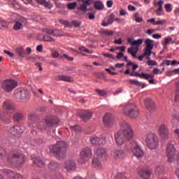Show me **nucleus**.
<instances>
[{"label":"nucleus","instance_id":"1","mask_svg":"<svg viewBox=\"0 0 179 179\" xmlns=\"http://www.w3.org/2000/svg\"><path fill=\"white\" fill-rule=\"evenodd\" d=\"M59 122V119L57 117L45 116L42 120L38 119L34 113H30L28 116V124L30 127L38 128L41 131L45 129V126L49 128L51 127H57V124Z\"/></svg>","mask_w":179,"mask_h":179},{"label":"nucleus","instance_id":"59","mask_svg":"<svg viewBox=\"0 0 179 179\" xmlns=\"http://www.w3.org/2000/svg\"><path fill=\"white\" fill-rule=\"evenodd\" d=\"M103 57H106L107 58H110V59H115V57L110 53H103Z\"/></svg>","mask_w":179,"mask_h":179},{"label":"nucleus","instance_id":"18","mask_svg":"<svg viewBox=\"0 0 179 179\" xmlns=\"http://www.w3.org/2000/svg\"><path fill=\"white\" fill-rule=\"evenodd\" d=\"M65 169L69 173L76 170V163L72 159H69L65 162Z\"/></svg>","mask_w":179,"mask_h":179},{"label":"nucleus","instance_id":"54","mask_svg":"<svg viewBox=\"0 0 179 179\" xmlns=\"http://www.w3.org/2000/svg\"><path fill=\"white\" fill-rule=\"evenodd\" d=\"M44 6L48 9H51L52 8V3H51L50 1H45L44 3Z\"/></svg>","mask_w":179,"mask_h":179},{"label":"nucleus","instance_id":"37","mask_svg":"<svg viewBox=\"0 0 179 179\" xmlns=\"http://www.w3.org/2000/svg\"><path fill=\"white\" fill-rule=\"evenodd\" d=\"M16 52L19 57H24L26 55V52H24V50L22 47L17 48L16 49Z\"/></svg>","mask_w":179,"mask_h":179},{"label":"nucleus","instance_id":"35","mask_svg":"<svg viewBox=\"0 0 179 179\" xmlns=\"http://www.w3.org/2000/svg\"><path fill=\"white\" fill-rule=\"evenodd\" d=\"M92 166H94L95 169H101V162L99 159L94 158L92 160Z\"/></svg>","mask_w":179,"mask_h":179},{"label":"nucleus","instance_id":"45","mask_svg":"<svg viewBox=\"0 0 179 179\" xmlns=\"http://www.w3.org/2000/svg\"><path fill=\"white\" fill-rule=\"evenodd\" d=\"M129 83H131V85H134L135 86H141L142 83L135 80H129Z\"/></svg>","mask_w":179,"mask_h":179},{"label":"nucleus","instance_id":"14","mask_svg":"<svg viewBox=\"0 0 179 179\" xmlns=\"http://www.w3.org/2000/svg\"><path fill=\"white\" fill-rule=\"evenodd\" d=\"M6 131L14 136L23 133V129L20 126H13L11 124L6 127Z\"/></svg>","mask_w":179,"mask_h":179},{"label":"nucleus","instance_id":"63","mask_svg":"<svg viewBox=\"0 0 179 179\" xmlns=\"http://www.w3.org/2000/svg\"><path fill=\"white\" fill-rule=\"evenodd\" d=\"M96 93H98L99 96H106V92L101 90H96Z\"/></svg>","mask_w":179,"mask_h":179},{"label":"nucleus","instance_id":"4","mask_svg":"<svg viewBox=\"0 0 179 179\" xmlns=\"http://www.w3.org/2000/svg\"><path fill=\"white\" fill-rule=\"evenodd\" d=\"M7 162L10 164H18V166H20V164H23L24 163V155L20 153L19 152H15L13 151L10 155L7 157Z\"/></svg>","mask_w":179,"mask_h":179},{"label":"nucleus","instance_id":"58","mask_svg":"<svg viewBox=\"0 0 179 179\" xmlns=\"http://www.w3.org/2000/svg\"><path fill=\"white\" fill-rule=\"evenodd\" d=\"M163 0H159L158 1V3H157V6H158V9H163V3H164Z\"/></svg>","mask_w":179,"mask_h":179},{"label":"nucleus","instance_id":"2","mask_svg":"<svg viewBox=\"0 0 179 179\" xmlns=\"http://www.w3.org/2000/svg\"><path fill=\"white\" fill-rule=\"evenodd\" d=\"M134 138V131L129 123L124 120L120 122V130L115 134L116 143L119 146L124 145L127 141H131Z\"/></svg>","mask_w":179,"mask_h":179},{"label":"nucleus","instance_id":"23","mask_svg":"<svg viewBox=\"0 0 179 179\" xmlns=\"http://www.w3.org/2000/svg\"><path fill=\"white\" fill-rule=\"evenodd\" d=\"M127 43L128 44H131L132 47L136 46L138 48L139 45H142V43H143V39L140 38L136 41H134V39L129 38L127 39Z\"/></svg>","mask_w":179,"mask_h":179},{"label":"nucleus","instance_id":"28","mask_svg":"<svg viewBox=\"0 0 179 179\" xmlns=\"http://www.w3.org/2000/svg\"><path fill=\"white\" fill-rule=\"evenodd\" d=\"M95 154L99 157H106L107 152L104 148H98L95 150Z\"/></svg>","mask_w":179,"mask_h":179},{"label":"nucleus","instance_id":"20","mask_svg":"<svg viewBox=\"0 0 179 179\" xmlns=\"http://www.w3.org/2000/svg\"><path fill=\"white\" fill-rule=\"evenodd\" d=\"M79 116L83 121H89L92 118V113L89 110H83L79 113Z\"/></svg>","mask_w":179,"mask_h":179},{"label":"nucleus","instance_id":"40","mask_svg":"<svg viewBox=\"0 0 179 179\" xmlns=\"http://www.w3.org/2000/svg\"><path fill=\"white\" fill-rule=\"evenodd\" d=\"M22 27H23V24L20 21L15 22L14 24V30H20Z\"/></svg>","mask_w":179,"mask_h":179},{"label":"nucleus","instance_id":"10","mask_svg":"<svg viewBox=\"0 0 179 179\" xmlns=\"http://www.w3.org/2000/svg\"><path fill=\"white\" fill-rule=\"evenodd\" d=\"M158 132L164 141H167V139H169L170 134L169 132V127H167V125L164 124H160L158 128Z\"/></svg>","mask_w":179,"mask_h":179},{"label":"nucleus","instance_id":"3","mask_svg":"<svg viewBox=\"0 0 179 179\" xmlns=\"http://www.w3.org/2000/svg\"><path fill=\"white\" fill-rule=\"evenodd\" d=\"M66 142L59 141L57 143L50 146V150L52 153H55L59 160H62L66 157Z\"/></svg>","mask_w":179,"mask_h":179},{"label":"nucleus","instance_id":"53","mask_svg":"<svg viewBox=\"0 0 179 179\" xmlns=\"http://www.w3.org/2000/svg\"><path fill=\"white\" fill-rule=\"evenodd\" d=\"M79 50L80 51H83L84 52H87V54H91V52H92L89 49H87V48H86L85 47H83V46L80 47Z\"/></svg>","mask_w":179,"mask_h":179},{"label":"nucleus","instance_id":"26","mask_svg":"<svg viewBox=\"0 0 179 179\" xmlns=\"http://www.w3.org/2000/svg\"><path fill=\"white\" fill-rule=\"evenodd\" d=\"M114 20H115V15L114 14L112 13L109 15L107 22H106L105 21L102 22L101 26H103V27H107L108 24H113V23H114Z\"/></svg>","mask_w":179,"mask_h":179},{"label":"nucleus","instance_id":"12","mask_svg":"<svg viewBox=\"0 0 179 179\" xmlns=\"http://www.w3.org/2000/svg\"><path fill=\"white\" fill-rule=\"evenodd\" d=\"M138 174L141 178L149 179L152 176V169L149 166L142 168L138 171Z\"/></svg>","mask_w":179,"mask_h":179},{"label":"nucleus","instance_id":"9","mask_svg":"<svg viewBox=\"0 0 179 179\" xmlns=\"http://www.w3.org/2000/svg\"><path fill=\"white\" fill-rule=\"evenodd\" d=\"M92 150L90 148L83 149L80 153V163H85V162H87L90 157H92Z\"/></svg>","mask_w":179,"mask_h":179},{"label":"nucleus","instance_id":"41","mask_svg":"<svg viewBox=\"0 0 179 179\" xmlns=\"http://www.w3.org/2000/svg\"><path fill=\"white\" fill-rule=\"evenodd\" d=\"M6 157V152L3 148H0V159L1 160H4Z\"/></svg>","mask_w":179,"mask_h":179},{"label":"nucleus","instance_id":"52","mask_svg":"<svg viewBox=\"0 0 179 179\" xmlns=\"http://www.w3.org/2000/svg\"><path fill=\"white\" fill-rule=\"evenodd\" d=\"M103 34H106V36H114V32L111 30L106 29L103 31Z\"/></svg>","mask_w":179,"mask_h":179},{"label":"nucleus","instance_id":"7","mask_svg":"<svg viewBox=\"0 0 179 179\" xmlns=\"http://www.w3.org/2000/svg\"><path fill=\"white\" fill-rule=\"evenodd\" d=\"M17 87V82L14 80H6L1 84V87L7 93H10Z\"/></svg>","mask_w":179,"mask_h":179},{"label":"nucleus","instance_id":"38","mask_svg":"<svg viewBox=\"0 0 179 179\" xmlns=\"http://www.w3.org/2000/svg\"><path fill=\"white\" fill-rule=\"evenodd\" d=\"M43 41H46L48 43H54L55 40L50 36V35H44Z\"/></svg>","mask_w":179,"mask_h":179},{"label":"nucleus","instance_id":"19","mask_svg":"<svg viewBox=\"0 0 179 179\" xmlns=\"http://www.w3.org/2000/svg\"><path fill=\"white\" fill-rule=\"evenodd\" d=\"M42 31L46 34H49L50 36H55L56 37L61 36V31L58 29H50L45 28L42 29Z\"/></svg>","mask_w":179,"mask_h":179},{"label":"nucleus","instance_id":"13","mask_svg":"<svg viewBox=\"0 0 179 179\" xmlns=\"http://www.w3.org/2000/svg\"><path fill=\"white\" fill-rule=\"evenodd\" d=\"M166 156L168 157V162H173L176 156V148L171 143L168 144L166 147Z\"/></svg>","mask_w":179,"mask_h":179},{"label":"nucleus","instance_id":"56","mask_svg":"<svg viewBox=\"0 0 179 179\" xmlns=\"http://www.w3.org/2000/svg\"><path fill=\"white\" fill-rule=\"evenodd\" d=\"M52 57L53 58H58L59 57V53L57 50H54L52 52Z\"/></svg>","mask_w":179,"mask_h":179},{"label":"nucleus","instance_id":"5","mask_svg":"<svg viewBox=\"0 0 179 179\" xmlns=\"http://www.w3.org/2000/svg\"><path fill=\"white\" fill-rule=\"evenodd\" d=\"M123 113L129 118H136L139 115V110L134 103H129L124 106Z\"/></svg>","mask_w":179,"mask_h":179},{"label":"nucleus","instance_id":"57","mask_svg":"<svg viewBox=\"0 0 179 179\" xmlns=\"http://www.w3.org/2000/svg\"><path fill=\"white\" fill-rule=\"evenodd\" d=\"M82 23L80 22H78L76 20H73L72 21V25L74 26L75 27H79Z\"/></svg>","mask_w":179,"mask_h":179},{"label":"nucleus","instance_id":"34","mask_svg":"<svg viewBox=\"0 0 179 179\" xmlns=\"http://www.w3.org/2000/svg\"><path fill=\"white\" fill-rule=\"evenodd\" d=\"M59 80L64 82H73V78L69 76H59Z\"/></svg>","mask_w":179,"mask_h":179},{"label":"nucleus","instance_id":"46","mask_svg":"<svg viewBox=\"0 0 179 179\" xmlns=\"http://www.w3.org/2000/svg\"><path fill=\"white\" fill-rule=\"evenodd\" d=\"M164 167L162 165H158L155 169L156 173L160 174L162 171H164Z\"/></svg>","mask_w":179,"mask_h":179},{"label":"nucleus","instance_id":"61","mask_svg":"<svg viewBox=\"0 0 179 179\" xmlns=\"http://www.w3.org/2000/svg\"><path fill=\"white\" fill-rule=\"evenodd\" d=\"M62 58H65V59H67L68 61H73V57H70L68 56V55H66V54H63Z\"/></svg>","mask_w":179,"mask_h":179},{"label":"nucleus","instance_id":"43","mask_svg":"<svg viewBox=\"0 0 179 179\" xmlns=\"http://www.w3.org/2000/svg\"><path fill=\"white\" fill-rule=\"evenodd\" d=\"M90 20H94L96 19V13L94 12H90L87 13Z\"/></svg>","mask_w":179,"mask_h":179},{"label":"nucleus","instance_id":"48","mask_svg":"<svg viewBox=\"0 0 179 179\" xmlns=\"http://www.w3.org/2000/svg\"><path fill=\"white\" fill-rule=\"evenodd\" d=\"M68 9L73 10L76 8V2L69 3L67 4Z\"/></svg>","mask_w":179,"mask_h":179},{"label":"nucleus","instance_id":"51","mask_svg":"<svg viewBox=\"0 0 179 179\" xmlns=\"http://www.w3.org/2000/svg\"><path fill=\"white\" fill-rule=\"evenodd\" d=\"M147 64L149 66H156L157 65V62L155 60H148Z\"/></svg>","mask_w":179,"mask_h":179},{"label":"nucleus","instance_id":"44","mask_svg":"<svg viewBox=\"0 0 179 179\" xmlns=\"http://www.w3.org/2000/svg\"><path fill=\"white\" fill-rule=\"evenodd\" d=\"M179 100V83H176V95L175 96V101H178Z\"/></svg>","mask_w":179,"mask_h":179},{"label":"nucleus","instance_id":"30","mask_svg":"<svg viewBox=\"0 0 179 179\" xmlns=\"http://www.w3.org/2000/svg\"><path fill=\"white\" fill-rule=\"evenodd\" d=\"M10 112H0V118L2 121H8L10 118Z\"/></svg>","mask_w":179,"mask_h":179},{"label":"nucleus","instance_id":"24","mask_svg":"<svg viewBox=\"0 0 179 179\" xmlns=\"http://www.w3.org/2000/svg\"><path fill=\"white\" fill-rule=\"evenodd\" d=\"M103 124L106 127H110L113 124V115L111 113H107L103 117Z\"/></svg>","mask_w":179,"mask_h":179},{"label":"nucleus","instance_id":"39","mask_svg":"<svg viewBox=\"0 0 179 179\" xmlns=\"http://www.w3.org/2000/svg\"><path fill=\"white\" fill-rule=\"evenodd\" d=\"M8 22L2 19H0V29H7Z\"/></svg>","mask_w":179,"mask_h":179},{"label":"nucleus","instance_id":"32","mask_svg":"<svg viewBox=\"0 0 179 179\" xmlns=\"http://www.w3.org/2000/svg\"><path fill=\"white\" fill-rule=\"evenodd\" d=\"M33 161L34 164H36V166H38V167H44V162H43V160L41 159V158L40 157H35L33 158Z\"/></svg>","mask_w":179,"mask_h":179},{"label":"nucleus","instance_id":"50","mask_svg":"<svg viewBox=\"0 0 179 179\" xmlns=\"http://www.w3.org/2000/svg\"><path fill=\"white\" fill-rule=\"evenodd\" d=\"M155 13L157 14V16H162L164 15V10H163V8L162 9L157 8L155 10Z\"/></svg>","mask_w":179,"mask_h":179},{"label":"nucleus","instance_id":"27","mask_svg":"<svg viewBox=\"0 0 179 179\" xmlns=\"http://www.w3.org/2000/svg\"><path fill=\"white\" fill-rule=\"evenodd\" d=\"M138 51H139V48L138 47H131L127 49V52L131 54L133 58H136V54H138Z\"/></svg>","mask_w":179,"mask_h":179},{"label":"nucleus","instance_id":"8","mask_svg":"<svg viewBox=\"0 0 179 179\" xmlns=\"http://www.w3.org/2000/svg\"><path fill=\"white\" fill-rule=\"evenodd\" d=\"M91 145L93 146H101L107 142V138L104 135H101L100 136H92L90 138Z\"/></svg>","mask_w":179,"mask_h":179},{"label":"nucleus","instance_id":"64","mask_svg":"<svg viewBox=\"0 0 179 179\" xmlns=\"http://www.w3.org/2000/svg\"><path fill=\"white\" fill-rule=\"evenodd\" d=\"M113 0H108L106 1V6L107 8H112L113 7Z\"/></svg>","mask_w":179,"mask_h":179},{"label":"nucleus","instance_id":"55","mask_svg":"<svg viewBox=\"0 0 179 179\" xmlns=\"http://www.w3.org/2000/svg\"><path fill=\"white\" fill-rule=\"evenodd\" d=\"M166 23V20H159L155 22V24L162 26Z\"/></svg>","mask_w":179,"mask_h":179},{"label":"nucleus","instance_id":"6","mask_svg":"<svg viewBox=\"0 0 179 179\" xmlns=\"http://www.w3.org/2000/svg\"><path fill=\"white\" fill-rule=\"evenodd\" d=\"M145 143L149 149H156L159 146V138L153 133L148 134L145 138Z\"/></svg>","mask_w":179,"mask_h":179},{"label":"nucleus","instance_id":"36","mask_svg":"<svg viewBox=\"0 0 179 179\" xmlns=\"http://www.w3.org/2000/svg\"><path fill=\"white\" fill-rule=\"evenodd\" d=\"M173 44V38L171 36H167L164 38V48H167L169 44Z\"/></svg>","mask_w":179,"mask_h":179},{"label":"nucleus","instance_id":"22","mask_svg":"<svg viewBox=\"0 0 179 179\" xmlns=\"http://www.w3.org/2000/svg\"><path fill=\"white\" fill-rule=\"evenodd\" d=\"M171 122L173 127H179V116L177 111H173L172 113V119Z\"/></svg>","mask_w":179,"mask_h":179},{"label":"nucleus","instance_id":"15","mask_svg":"<svg viewBox=\"0 0 179 179\" xmlns=\"http://www.w3.org/2000/svg\"><path fill=\"white\" fill-rule=\"evenodd\" d=\"M3 110H6L8 113H15L16 111V106L10 101L6 100L2 103Z\"/></svg>","mask_w":179,"mask_h":179},{"label":"nucleus","instance_id":"17","mask_svg":"<svg viewBox=\"0 0 179 179\" xmlns=\"http://www.w3.org/2000/svg\"><path fill=\"white\" fill-rule=\"evenodd\" d=\"M131 152L136 157H138V159H141V157H143V150L141 149V147L136 144V143H134L133 144V147L131 148Z\"/></svg>","mask_w":179,"mask_h":179},{"label":"nucleus","instance_id":"21","mask_svg":"<svg viewBox=\"0 0 179 179\" xmlns=\"http://www.w3.org/2000/svg\"><path fill=\"white\" fill-rule=\"evenodd\" d=\"M112 156L115 159H124L125 157V152L122 150L117 149L112 152Z\"/></svg>","mask_w":179,"mask_h":179},{"label":"nucleus","instance_id":"31","mask_svg":"<svg viewBox=\"0 0 179 179\" xmlns=\"http://www.w3.org/2000/svg\"><path fill=\"white\" fill-rule=\"evenodd\" d=\"M145 48H148V49H150V50H153V47H154V44H155V41L152 39H149V38H147L145 41Z\"/></svg>","mask_w":179,"mask_h":179},{"label":"nucleus","instance_id":"42","mask_svg":"<svg viewBox=\"0 0 179 179\" xmlns=\"http://www.w3.org/2000/svg\"><path fill=\"white\" fill-rule=\"evenodd\" d=\"M48 166L51 170H57V169H58V164L56 162H50Z\"/></svg>","mask_w":179,"mask_h":179},{"label":"nucleus","instance_id":"25","mask_svg":"<svg viewBox=\"0 0 179 179\" xmlns=\"http://www.w3.org/2000/svg\"><path fill=\"white\" fill-rule=\"evenodd\" d=\"M5 174H8L14 179H23V176L19 173H14L12 171L4 169Z\"/></svg>","mask_w":179,"mask_h":179},{"label":"nucleus","instance_id":"16","mask_svg":"<svg viewBox=\"0 0 179 179\" xmlns=\"http://www.w3.org/2000/svg\"><path fill=\"white\" fill-rule=\"evenodd\" d=\"M144 104L146 109L150 113H154V111H156V103H155V101L150 98H147L144 100Z\"/></svg>","mask_w":179,"mask_h":179},{"label":"nucleus","instance_id":"49","mask_svg":"<svg viewBox=\"0 0 179 179\" xmlns=\"http://www.w3.org/2000/svg\"><path fill=\"white\" fill-rule=\"evenodd\" d=\"M165 10L168 13L172 12L173 8H171V5L170 3H166L164 6Z\"/></svg>","mask_w":179,"mask_h":179},{"label":"nucleus","instance_id":"47","mask_svg":"<svg viewBox=\"0 0 179 179\" xmlns=\"http://www.w3.org/2000/svg\"><path fill=\"white\" fill-rule=\"evenodd\" d=\"M152 49H149L148 48H145V51H144V55L146 57H150L152 55Z\"/></svg>","mask_w":179,"mask_h":179},{"label":"nucleus","instance_id":"62","mask_svg":"<svg viewBox=\"0 0 179 179\" xmlns=\"http://www.w3.org/2000/svg\"><path fill=\"white\" fill-rule=\"evenodd\" d=\"M71 131H73L74 132H79V131H80V129H79L78 126H72Z\"/></svg>","mask_w":179,"mask_h":179},{"label":"nucleus","instance_id":"33","mask_svg":"<svg viewBox=\"0 0 179 179\" xmlns=\"http://www.w3.org/2000/svg\"><path fill=\"white\" fill-rule=\"evenodd\" d=\"M13 118L17 122H20V121H22L23 118H24V115L22 113H17L14 115Z\"/></svg>","mask_w":179,"mask_h":179},{"label":"nucleus","instance_id":"60","mask_svg":"<svg viewBox=\"0 0 179 179\" xmlns=\"http://www.w3.org/2000/svg\"><path fill=\"white\" fill-rule=\"evenodd\" d=\"M80 9L83 12H87V10H89V9H87V6H85V4H82L80 7Z\"/></svg>","mask_w":179,"mask_h":179},{"label":"nucleus","instance_id":"11","mask_svg":"<svg viewBox=\"0 0 179 179\" xmlns=\"http://www.w3.org/2000/svg\"><path fill=\"white\" fill-rule=\"evenodd\" d=\"M15 96L17 100H27L29 93L23 88H19L14 92Z\"/></svg>","mask_w":179,"mask_h":179},{"label":"nucleus","instance_id":"29","mask_svg":"<svg viewBox=\"0 0 179 179\" xmlns=\"http://www.w3.org/2000/svg\"><path fill=\"white\" fill-rule=\"evenodd\" d=\"M94 8H95L96 10H103V9H104V4L101 1H95Z\"/></svg>","mask_w":179,"mask_h":179}]
</instances>
